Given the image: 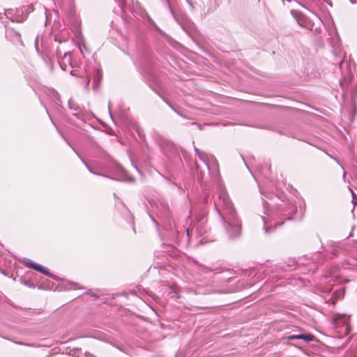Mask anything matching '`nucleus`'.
Masks as SVG:
<instances>
[{
	"label": "nucleus",
	"instance_id": "f257e3e1",
	"mask_svg": "<svg viewBox=\"0 0 357 357\" xmlns=\"http://www.w3.org/2000/svg\"><path fill=\"white\" fill-rule=\"evenodd\" d=\"M218 194V199L215 201V207L225 231L231 239L238 238L241 234V221L238 217L225 189L220 186Z\"/></svg>",
	"mask_w": 357,
	"mask_h": 357
},
{
	"label": "nucleus",
	"instance_id": "f03ea898",
	"mask_svg": "<svg viewBox=\"0 0 357 357\" xmlns=\"http://www.w3.org/2000/svg\"><path fill=\"white\" fill-rule=\"evenodd\" d=\"M167 6L172 15L189 36L196 32V27L193 22L179 9L175 0H167Z\"/></svg>",
	"mask_w": 357,
	"mask_h": 357
},
{
	"label": "nucleus",
	"instance_id": "7ed1b4c3",
	"mask_svg": "<svg viewBox=\"0 0 357 357\" xmlns=\"http://www.w3.org/2000/svg\"><path fill=\"white\" fill-rule=\"evenodd\" d=\"M331 247V253L334 257H340V255H345L346 252L351 255L352 257L350 260L347 261V268H357V241L351 246H346L344 243L331 242L329 243Z\"/></svg>",
	"mask_w": 357,
	"mask_h": 357
},
{
	"label": "nucleus",
	"instance_id": "20e7f679",
	"mask_svg": "<svg viewBox=\"0 0 357 357\" xmlns=\"http://www.w3.org/2000/svg\"><path fill=\"white\" fill-rule=\"evenodd\" d=\"M200 270L204 273L213 272L215 274L220 273L221 275L218 278L224 282H229L231 278L232 272L230 270L223 269L222 267L211 266L208 267L204 265H200Z\"/></svg>",
	"mask_w": 357,
	"mask_h": 357
},
{
	"label": "nucleus",
	"instance_id": "39448f33",
	"mask_svg": "<svg viewBox=\"0 0 357 357\" xmlns=\"http://www.w3.org/2000/svg\"><path fill=\"white\" fill-rule=\"evenodd\" d=\"M110 174L113 175L111 178L113 179L123 181H133L134 178L130 176L123 168L119 164L115 163L113 165L112 170Z\"/></svg>",
	"mask_w": 357,
	"mask_h": 357
},
{
	"label": "nucleus",
	"instance_id": "423d86ee",
	"mask_svg": "<svg viewBox=\"0 0 357 357\" xmlns=\"http://www.w3.org/2000/svg\"><path fill=\"white\" fill-rule=\"evenodd\" d=\"M349 320L350 316L347 314H336L333 317V322L336 328H339L341 326L345 327V334L347 335L349 333Z\"/></svg>",
	"mask_w": 357,
	"mask_h": 357
},
{
	"label": "nucleus",
	"instance_id": "0eeeda50",
	"mask_svg": "<svg viewBox=\"0 0 357 357\" xmlns=\"http://www.w3.org/2000/svg\"><path fill=\"white\" fill-rule=\"evenodd\" d=\"M56 56L58 62L61 68L63 70H66L67 64H71V56L70 52H63L61 49H56Z\"/></svg>",
	"mask_w": 357,
	"mask_h": 357
},
{
	"label": "nucleus",
	"instance_id": "6e6552de",
	"mask_svg": "<svg viewBox=\"0 0 357 357\" xmlns=\"http://www.w3.org/2000/svg\"><path fill=\"white\" fill-rule=\"evenodd\" d=\"M291 13L300 26L312 30L314 23L307 22V20L299 11L291 10Z\"/></svg>",
	"mask_w": 357,
	"mask_h": 357
},
{
	"label": "nucleus",
	"instance_id": "1a4fd4ad",
	"mask_svg": "<svg viewBox=\"0 0 357 357\" xmlns=\"http://www.w3.org/2000/svg\"><path fill=\"white\" fill-rule=\"evenodd\" d=\"M194 150L196 155L199 157V158L203 161V162L206 166L208 170H209V163L211 160H213L214 158L212 155H208L207 153L201 151L198 148L194 146Z\"/></svg>",
	"mask_w": 357,
	"mask_h": 357
},
{
	"label": "nucleus",
	"instance_id": "9d476101",
	"mask_svg": "<svg viewBox=\"0 0 357 357\" xmlns=\"http://www.w3.org/2000/svg\"><path fill=\"white\" fill-rule=\"evenodd\" d=\"M314 338V336L311 334H304L301 333L298 335H290L284 337V339L290 340H303L306 342H310L312 341Z\"/></svg>",
	"mask_w": 357,
	"mask_h": 357
},
{
	"label": "nucleus",
	"instance_id": "9b49d317",
	"mask_svg": "<svg viewBox=\"0 0 357 357\" xmlns=\"http://www.w3.org/2000/svg\"><path fill=\"white\" fill-rule=\"evenodd\" d=\"M68 106L70 109L73 112V114L74 116H77V118L82 117V110L76 102L70 99L68 100Z\"/></svg>",
	"mask_w": 357,
	"mask_h": 357
},
{
	"label": "nucleus",
	"instance_id": "f8f14e48",
	"mask_svg": "<svg viewBox=\"0 0 357 357\" xmlns=\"http://www.w3.org/2000/svg\"><path fill=\"white\" fill-rule=\"evenodd\" d=\"M24 264L26 266L29 268H31L34 270L38 271V272L41 273L42 271L44 269V267L40 266V264H36L33 261H32L30 259H26L24 261Z\"/></svg>",
	"mask_w": 357,
	"mask_h": 357
},
{
	"label": "nucleus",
	"instance_id": "ddd939ff",
	"mask_svg": "<svg viewBox=\"0 0 357 357\" xmlns=\"http://www.w3.org/2000/svg\"><path fill=\"white\" fill-rule=\"evenodd\" d=\"M344 294V289L342 287H337L335 289H334L333 292V296L331 298H335V299L340 298L343 296Z\"/></svg>",
	"mask_w": 357,
	"mask_h": 357
},
{
	"label": "nucleus",
	"instance_id": "4468645a",
	"mask_svg": "<svg viewBox=\"0 0 357 357\" xmlns=\"http://www.w3.org/2000/svg\"><path fill=\"white\" fill-rule=\"evenodd\" d=\"M81 352V349L79 348H73V349H69L67 351V354L73 356H77L79 357V354Z\"/></svg>",
	"mask_w": 357,
	"mask_h": 357
},
{
	"label": "nucleus",
	"instance_id": "2eb2a0df",
	"mask_svg": "<svg viewBox=\"0 0 357 357\" xmlns=\"http://www.w3.org/2000/svg\"><path fill=\"white\" fill-rule=\"evenodd\" d=\"M73 151L76 153V154L79 156V158L81 159V160L82 161L83 164L86 166V167L87 168V169L91 173V174H97V173L96 172H94L89 166V165L86 162V161L79 155V154L77 152V151L73 148ZM98 175H100L99 174H98Z\"/></svg>",
	"mask_w": 357,
	"mask_h": 357
},
{
	"label": "nucleus",
	"instance_id": "dca6fc26",
	"mask_svg": "<svg viewBox=\"0 0 357 357\" xmlns=\"http://www.w3.org/2000/svg\"><path fill=\"white\" fill-rule=\"evenodd\" d=\"M33 10H34V8H33V4H29L26 6H24L22 10V13L25 12L26 14H28V13L33 12Z\"/></svg>",
	"mask_w": 357,
	"mask_h": 357
},
{
	"label": "nucleus",
	"instance_id": "f3484780",
	"mask_svg": "<svg viewBox=\"0 0 357 357\" xmlns=\"http://www.w3.org/2000/svg\"><path fill=\"white\" fill-rule=\"evenodd\" d=\"M261 220H262V221L264 222V227H263V229H264L265 233L268 234L269 232V230H270V229H269V227L268 226V220L265 217H264V216L261 217Z\"/></svg>",
	"mask_w": 357,
	"mask_h": 357
},
{
	"label": "nucleus",
	"instance_id": "a211bd4d",
	"mask_svg": "<svg viewBox=\"0 0 357 357\" xmlns=\"http://www.w3.org/2000/svg\"><path fill=\"white\" fill-rule=\"evenodd\" d=\"M264 210L265 214H266L267 215H271L269 209L268 208V203L266 202H264Z\"/></svg>",
	"mask_w": 357,
	"mask_h": 357
},
{
	"label": "nucleus",
	"instance_id": "6ab92c4d",
	"mask_svg": "<svg viewBox=\"0 0 357 357\" xmlns=\"http://www.w3.org/2000/svg\"><path fill=\"white\" fill-rule=\"evenodd\" d=\"M55 41H58L59 43L66 41V38H61L58 36H55Z\"/></svg>",
	"mask_w": 357,
	"mask_h": 357
},
{
	"label": "nucleus",
	"instance_id": "aec40b11",
	"mask_svg": "<svg viewBox=\"0 0 357 357\" xmlns=\"http://www.w3.org/2000/svg\"><path fill=\"white\" fill-rule=\"evenodd\" d=\"M79 288V284L75 282L70 283V289H76Z\"/></svg>",
	"mask_w": 357,
	"mask_h": 357
},
{
	"label": "nucleus",
	"instance_id": "412c9836",
	"mask_svg": "<svg viewBox=\"0 0 357 357\" xmlns=\"http://www.w3.org/2000/svg\"><path fill=\"white\" fill-rule=\"evenodd\" d=\"M89 83H90V79L89 77H86V80H85V88L86 89H89Z\"/></svg>",
	"mask_w": 357,
	"mask_h": 357
},
{
	"label": "nucleus",
	"instance_id": "4be33fe9",
	"mask_svg": "<svg viewBox=\"0 0 357 357\" xmlns=\"http://www.w3.org/2000/svg\"><path fill=\"white\" fill-rule=\"evenodd\" d=\"M162 208H163L165 213V215H167L168 214V207L167 205H162Z\"/></svg>",
	"mask_w": 357,
	"mask_h": 357
},
{
	"label": "nucleus",
	"instance_id": "5701e85b",
	"mask_svg": "<svg viewBox=\"0 0 357 357\" xmlns=\"http://www.w3.org/2000/svg\"><path fill=\"white\" fill-rule=\"evenodd\" d=\"M41 273L45 274V275H50V272L47 269H46L45 268H44V269L42 271Z\"/></svg>",
	"mask_w": 357,
	"mask_h": 357
},
{
	"label": "nucleus",
	"instance_id": "b1692460",
	"mask_svg": "<svg viewBox=\"0 0 357 357\" xmlns=\"http://www.w3.org/2000/svg\"><path fill=\"white\" fill-rule=\"evenodd\" d=\"M84 357H96V356L89 352H85Z\"/></svg>",
	"mask_w": 357,
	"mask_h": 357
},
{
	"label": "nucleus",
	"instance_id": "393cba45",
	"mask_svg": "<svg viewBox=\"0 0 357 357\" xmlns=\"http://www.w3.org/2000/svg\"><path fill=\"white\" fill-rule=\"evenodd\" d=\"M47 276H49L50 278H53V279H55V280H57L58 279V277L55 275H54L53 273H50V275H48Z\"/></svg>",
	"mask_w": 357,
	"mask_h": 357
},
{
	"label": "nucleus",
	"instance_id": "a878e982",
	"mask_svg": "<svg viewBox=\"0 0 357 357\" xmlns=\"http://www.w3.org/2000/svg\"><path fill=\"white\" fill-rule=\"evenodd\" d=\"M11 13L12 11L10 9L6 10V15L7 16V17H9V16L11 15Z\"/></svg>",
	"mask_w": 357,
	"mask_h": 357
},
{
	"label": "nucleus",
	"instance_id": "bb28decb",
	"mask_svg": "<svg viewBox=\"0 0 357 357\" xmlns=\"http://www.w3.org/2000/svg\"><path fill=\"white\" fill-rule=\"evenodd\" d=\"M195 125L197 126V127L199 129V130H202L203 129V126L202 124L200 123H194Z\"/></svg>",
	"mask_w": 357,
	"mask_h": 357
},
{
	"label": "nucleus",
	"instance_id": "cd10ccee",
	"mask_svg": "<svg viewBox=\"0 0 357 357\" xmlns=\"http://www.w3.org/2000/svg\"><path fill=\"white\" fill-rule=\"evenodd\" d=\"M295 211H296V208H295V206H292V208H291V211H289V212L288 213V214H293Z\"/></svg>",
	"mask_w": 357,
	"mask_h": 357
},
{
	"label": "nucleus",
	"instance_id": "c85d7f7f",
	"mask_svg": "<svg viewBox=\"0 0 357 357\" xmlns=\"http://www.w3.org/2000/svg\"><path fill=\"white\" fill-rule=\"evenodd\" d=\"M169 105L172 108V109H173L176 113H177V114H178V115H180V116H182V114H181V113H179L178 111H176V109H175L172 106H171L169 104Z\"/></svg>",
	"mask_w": 357,
	"mask_h": 357
},
{
	"label": "nucleus",
	"instance_id": "c756f323",
	"mask_svg": "<svg viewBox=\"0 0 357 357\" xmlns=\"http://www.w3.org/2000/svg\"><path fill=\"white\" fill-rule=\"evenodd\" d=\"M314 268H312V273H314L317 268V266L315 264L313 265Z\"/></svg>",
	"mask_w": 357,
	"mask_h": 357
},
{
	"label": "nucleus",
	"instance_id": "7c9ffc66",
	"mask_svg": "<svg viewBox=\"0 0 357 357\" xmlns=\"http://www.w3.org/2000/svg\"><path fill=\"white\" fill-rule=\"evenodd\" d=\"M12 21H16V22H19V20L17 19V17H11L10 18Z\"/></svg>",
	"mask_w": 357,
	"mask_h": 357
},
{
	"label": "nucleus",
	"instance_id": "2f4dec72",
	"mask_svg": "<svg viewBox=\"0 0 357 357\" xmlns=\"http://www.w3.org/2000/svg\"><path fill=\"white\" fill-rule=\"evenodd\" d=\"M108 108H109V114L112 116V114H111V112H110V102H109L108 103Z\"/></svg>",
	"mask_w": 357,
	"mask_h": 357
},
{
	"label": "nucleus",
	"instance_id": "473e14b6",
	"mask_svg": "<svg viewBox=\"0 0 357 357\" xmlns=\"http://www.w3.org/2000/svg\"><path fill=\"white\" fill-rule=\"evenodd\" d=\"M351 3L354 4L356 3V0H350Z\"/></svg>",
	"mask_w": 357,
	"mask_h": 357
},
{
	"label": "nucleus",
	"instance_id": "72a5a7b5",
	"mask_svg": "<svg viewBox=\"0 0 357 357\" xmlns=\"http://www.w3.org/2000/svg\"><path fill=\"white\" fill-rule=\"evenodd\" d=\"M281 268L284 270V271H288L289 269L285 268L284 266H281Z\"/></svg>",
	"mask_w": 357,
	"mask_h": 357
},
{
	"label": "nucleus",
	"instance_id": "f704fd0d",
	"mask_svg": "<svg viewBox=\"0 0 357 357\" xmlns=\"http://www.w3.org/2000/svg\"><path fill=\"white\" fill-rule=\"evenodd\" d=\"M284 218H285V219H287V220H290V219H291L292 218H291V216H288V217Z\"/></svg>",
	"mask_w": 357,
	"mask_h": 357
},
{
	"label": "nucleus",
	"instance_id": "c9c22d12",
	"mask_svg": "<svg viewBox=\"0 0 357 357\" xmlns=\"http://www.w3.org/2000/svg\"><path fill=\"white\" fill-rule=\"evenodd\" d=\"M350 190H351V193H352L353 197H354V196H355V193L353 192V190H351V189H350Z\"/></svg>",
	"mask_w": 357,
	"mask_h": 357
},
{
	"label": "nucleus",
	"instance_id": "e433bc0d",
	"mask_svg": "<svg viewBox=\"0 0 357 357\" xmlns=\"http://www.w3.org/2000/svg\"><path fill=\"white\" fill-rule=\"evenodd\" d=\"M71 75H75L74 70L71 71Z\"/></svg>",
	"mask_w": 357,
	"mask_h": 357
},
{
	"label": "nucleus",
	"instance_id": "4c0bfd02",
	"mask_svg": "<svg viewBox=\"0 0 357 357\" xmlns=\"http://www.w3.org/2000/svg\"><path fill=\"white\" fill-rule=\"evenodd\" d=\"M196 166H197V169H199V165L197 164Z\"/></svg>",
	"mask_w": 357,
	"mask_h": 357
},
{
	"label": "nucleus",
	"instance_id": "58836bf2",
	"mask_svg": "<svg viewBox=\"0 0 357 357\" xmlns=\"http://www.w3.org/2000/svg\"><path fill=\"white\" fill-rule=\"evenodd\" d=\"M91 296L97 297L96 294H91Z\"/></svg>",
	"mask_w": 357,
	"mask_h": 357
},
{
	"label": "nucleus",
	"instance_id": "ea45409f",
	"mask_svg": "<svg viewBox=\"0 0 357 357\" xmlns=\"http://www.w3.org/2000/svg\"><path fill=\"white\" fill-rule=\"evenodd\" d=\"M189 229H187V233H188V235H189Z\"/></svg>",
	"mask_w": 357,
	"mask_h": 357
},
{
	"label": "nucleus",
	"instance_id": "a19ab883",
	"mask_svg": "<svg viewBox=\"0 0 357 357\" xmlns=\"http://www.w3.org/2000/svg\"><path fill=\"white\" fill-rule=\"evenodd\" d=\"M17 343H18V344H24V343H22V342H17Z\"/></svg>",
	"mask_w": 357,
	"mask_h": 357
},
{
	"label": "nucleus",
	"instance_id": "79ce46f5",
	"mask_svg": "<svg viewBox=\"0 0 357 357\" xmlns=\"http://www.w3.org/2000/svg\"><path fill=\"white\" fill-rule=\"evenodd\" d=\"M152 220H153V222H155V220L154 218H152Z\"/></svg>",
	"mask_w": 357,
	"mask_h": 357
},
{
	"label": "nucleus",
	"instance_id": "37998d69",
	"mask_svg": "<svg viewBox=\"0 0 357 357\" xmlns=\"http://www.w3.org/2000/svg\"><path fill=\"white\" fill-rule=\"evenodd\" d=\"M152 220H153V222H155V220L154 218H152Z\"/></svg>",
	"mask_w": 357,
	"mask_h": 357
},
{
	"label": "nucleus",
	"instance_id": "c03bdc74",
	"mask_svg": "<svg viewBox=\"0 0 357 357\" xmlns=\"http://www.w3.org/2000/svg\"><path fill=\"white\" fill-rule=\"evenodd\" d=\"M152 220H153V222H155V220L154 218H152Z\"/></svg>",
	"mask_w": 357,
	"mask_h": 357
},
{
	"label": "nucleus",
	"instance_id": "a18cd8bd",
	"mask_svg": "<svg viewBox=\"0 0 357 357\" xmlns=\"http://www.w3.org/2000/svg\"><path fill=\"white\" fill-rule=\"evenodd\" d=\"M333 291V288L330 289V291H328V292H331Z\"/></svg>",
	"mask_w": 357,
	"mask_h": 357
}]
</instances>
